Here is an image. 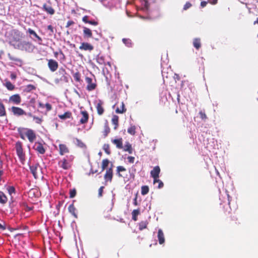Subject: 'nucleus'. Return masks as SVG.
I'll return each mask as SVG.
<instances>
[{
	"label": "nucleus",
	"instance_id": "nucleus-1",
	"mask_svg": "<svg viewBox=\"0 0 258 258\" xmlns=\"http://www.w3.org/2000/svg\"><path fill=\"white\" fill-rule=\"evenodd\" d=\"M18 132L21 139H25V135L30 143H33L36 138V136L33 130L29 128H19Z\"/></svg>",
	"mask_w": 258,
	"mask_h": 258
},
{
	"label": "nucleus",
	"instance_id": "nucleus-2",
	"mask_svg": "<svg viewBox=\"0 0 258 258\" xmlns=\"http://www.w3.org/2000/svg\"><path fill=\"white\" fill-rule=\"evenodd\" d=\"M15 148L17 155L18 156L20 161L24 162L25 161V154L23 153L22 148V144L21 142H17L15 145Z\"/></svg>",
	"mask_w": 258,
	"mask_h": 258
},
{
	"label": "nucleus",
	"instance_id": "nucleus-3",
	"mask_svg": "<svg viewBox=\"0 0 258 258\" xmlns=\"http://www.w3.org/2000/svg\"><path fill=\"white\" fill-rule=\"evenodd\" d=\"M31 172L35 179H37L41 174V168L38 163L30 166Z\"/></svg>",
	"mask_w": 258,
	"mask_h": 258
},
{
	"label": "nucleus",
	"instance_id": "nucleus-4",
	"mask_svg": "<svg viewBox=\"0 0 258 258\" xmlns=\"http://www.w3.org/2000/svg\"><path fill=\"white\" fill-rule=\"evenodd\" d=\"M17 47L21 50L29 51L32 49L33 46L31 43L23 41L18 43Z\"/></svg>",
	"mask_w": 258,
	"mask_h": 258
},
{
	"label": "nucleus",
	"instance_id": "nucleus-5",
	"mask_svg": "<svg viewBox=\"0 0 258 258\" xmlns=\"http://www.w3.org/2000/svg\"><path fill=\"white\" fill-rule=\"evenodd\" d=\"M85 81L87 83L86 89L89 91H91L96 89L97 85L95 83L92 82V79L89 77H85Z\"/></svg>",
	"mask_w": 258,
	"mask_h": 258
},
{
	"label": "nucleus",
	"instance_id": "nucleus-6",
	"mask_svg": "<svg viewBox=\"0 0 258 258\" xmlns=\"http://www.w3.org/2000/svg\"><path fill=\"white\" fill-rule=\"evenodd\" d=\"M47 65L49 70L52 72L56 71L58 67V62L56 60L52 59L48 60Z\"/></svg>",
	"mask_w": 258,
	"mask_h": 258
},
{
	"label": "nucleus",
	"instance_id": "nucleus-7",
	"mask_svg": "<svg viewBox=\"0 0 258 258\" xmlns=\"http://www.w3.org/2000/svg\"><path fill=\"white\" fill-rule=\"evenodd\" d=\"M11 109L14 115L21 116L26 115V112L23 109L19 107L12 106Z\"/></svg>",
	"mask_w": 258,
	"mask_h": 258
},
{
	"label": "nucleus",
	"instance_id": "nucleus-8",
	"mask_svg": "<svg viewBox=\"0 0 258 258\" xmlns=\"http://www.w3.org/2000/svg\"><path fill=\"white\" fill-rule=\"evenodd\" d=\"M160 172V168L158 166L154 167L153 169L151 171V175L154 178V183H155L156 181H157V180L159 178Z\"/></svg>",
	"mask_w": 258,
	"mask_h": 258
},
{
	"label": "nucleus",
	"instance_id": "nucleus-9",
	"mask_svg": "<svg viewBox=\"0 0 258 258\" xmlns=\"http://www.w3.org/2000/svg\"><path fill=\"white\" fill-rule=\"evenodd\" d=\"M9 101L11 103L18 105L21 102V97L18 94H14L9 97Z\"/></svg>",
	"mask_w": 258,
	"mask_h": 258
},
{
	"label": "nucleus",
	"instance_id": "nucleus-10",
	"mask_svg": "<svg viewBox=\"0 0 258 258\" xmlns=\"http://www.w3.org/2000/svg\"><path fill=\"white\" fill-rule=\"evenodd\" d=\"M112 166V165H111ZM113 177V169L112 167L107 169L105 174L104 175V178L106 181H112V179Z\"/></svg>",
	"mask_w": 258,
	"mask_h": 258
},
{
	"label": "nucleus",
	"instance_id": "nucleus-11",
	"mask_svg": "<svg viewBox=\"0 0 258 258\" xmlns=\"http://www.w3.org/2000/svg\"><path fill=\"white\" fill-rule=\"evenodd\" d=\"M81 114L82 115L81 118L80 120V123L81 124H85L86 123L89 119V114L88 112L86 110H83L81 111Z\"/></svg>",
	"mask_w": 258,
	"mask_h": 258
},
{
	"label": "nucleus",
	"instance_id": "nucleus-12",
	"mask_svg": "<svg viewBox=\"0 0 258 258\" xmlns=\"http://www.w3.org/2000/svg\"><path fill=\"white\" fill-rule=\"evenodd\" d=\"M34 149L41 154H43L45 152V149H44L42 144L40 142L35 143Z\"/></svg>",
	"mask_w": 258,
	"mask_h": 258
},
{
	"label": "nucleus",
	"instance_id": "nucleus-13",
	"mask_svg": "<svg viewBox=\"0 0 258 258\" xmlns=\"http://www.w3.org/2000/svg\"><path fill=\"white\" fill-rule=\"evenodd\" d=\"M58 164L60 167H61L62 169H63L64 170L69 169L71 167V164L65 158H64L62 160L58 162Z\"/></svg>",
	"mask_w": 258,
	"mask_h": 258
},
{
	"label": "nucleus",
	"instance_id": "nucleus-14",
	"mask_svg": "<svg viewBox=\"0 0 258 258\" xmlns=\"http://www.w3.org/2000/svg\"><path fill=\"white\" fill-rule=\"evenodd\" d=\"M79 49L83 50L92 51L94 49V47L91 44L87 42H83L79 47Z\"/></svg>",
	"mask_w": 258,
	"mask_h": 258
},
{
	"label": "nucleus",
	"instance_id": "nucleus-15",
	"mask_svg": "<svg viewBox=\"0 0 258 258\" xmlns=\"http://www.w3.org/2000/svg\"><path fill=\"white\" fill-rule=\"evenodd\" d=\"M103 102L102 100H99L97 103L96 108L97 109V113L99 115H101L103 114L104 112V109L103 107Z\"/></svg>",
	"mask_w": 258,
	"mask_h": 258
},
{
	"label": "nucleus",
	"instance_id": "nucleus-16",
	"mask_svg": "<svg viewBox=\"0 0 258 258\" xmlns=\"http://www.w3.org/2000/svg\"><path fill=\"white\" fill-rule=\"evenodd\" d=\"M69 152V149L65 144H60L59 145V153L60 155H63Z\"/></svg>",
	"mask_w": 258,
	"mask_h": 258
},
{
	"label": "nucleus",
	"instance_id": "nucleus-17",
	"mask_svg": "<svg viewBox=\"0 0 258 258\" xmlns=\"http://www.w3.org/2000/svg\"><path fill=\"white\" fill-rule=\"evenodd\" d=\"M83 36L85 38H90L92 37V32L91 29L87 27L83 28Z\"/></svg>",
	"mask_w": 258,
	"mask_h": 258
},
{
	"label": "nucleus",
	"instance_id": "nucleus-18",
	"mask_svg": "<svg viewBox=\"0 0 258 258\" xmlns=\"http://www.w3.org/2000/svg\"><path fill=\"white\" fill-rule=\"evenodd\" d=\"M42 9L50 15H53L55 13V11L52 7L46 4H43Z\"/></svg>",
	"mask_w": 258,
	"mask_h": 258
},
{
	"label": "nucleus",
	"instance_id": "nucleus-19",
	"mask_svg": "<svg viewBox=\"0 0 258 258\" xmlns=\"http://www.w3.org/2000/svg\"><path fill=\"white\" fill-rule=\"evenodd\" d=\"M112 143L116 145V147L118 149L123 148L122 139V138L114 139L112 140Z\"/></svg>",
	"mask_w": 258,
	"mask_h": 258
},
{
	"label": "nucleus",
	"instance_id": "nucleus-20",
	"mask_svg": "<svg viewBox=\"0 0 258 258\" xmlns=\"http://www.w3.org/2000/svg\"><path fill=\"white\" fill-rule=\"evenodd\" d=\"M157 236L159 244H163L165 242L164 235L162 230L160 229L158 230Z\"/></svg>",
	"mask_w": 258,
	"mask_h": 258
},
{
	"label": "nucleus",
	"instance_id": "nucleus-21",
	"mask_svg": "<svg viewBox=\"0 0 258 258\" xmlns=\"http://www.w3.org/2000/svg\"><path fill=\"white\" fill-rule=\"evenodd\" d=\"M58 73L62 76V77L60 79L61 80H64L67 82L68 81L67 77L66 76L67 73L66 70L63 68L61 67L59 69Z\"/></svg>",
	"mask_w": 258,
	"mask_h": 258
},
{
	"label": "nucleus",
	"instance_id": "nucleus-22",
	"mask_svg": "<svg viewBox=\"0 0 258 258\" xmlns=\"http://www.w3.org/2000/svg\"><path fill=\"white\" fill-rule=\"evenodd\" d=\"M69 212L76 218L78 217L77 214V210L74 206V204H71L68 208Z\"/></svg>",
	"mask_w": 258,
	"mask_h": 258
},
{
	"label": "nucleus",
	"instance_id": "nucleus-23",
	"mask_svg": "<svg viewBox=\"0 0 258 258\" xmlns=\"http://www.w3.org/2000/svg\"><path fill=\"white\" fill-rule=\"evenodd\" d=\"M193 45L196 48V49H199L201 47V42L200 38H195L193 40Z\"/></svg>",
	"mask_w": 258,
	"mask_h": 258
},
{
	"label": "nucleus",
	"instance_id": "nucleus-24",
	"mask_svg": "<svg viewBox=\"0 0 258 258\" xmlns=\"http://www.w3.org/2000/svg\"><path fill=\"white\" fill-rule=\"evenodd\" d=\"M7 190H8V193L9 194V195L12 197V195L13 194H15V188L14 186H8L7 187ZM14 203V201L13 200V197H11V202L10 203V204H13Z\"/></svg>",
	"mask_w": 258,
	"mask_h": 258
},
{
	"label": "nucleus",
	"instance_id": "nucleus-25",
	"mask_svg": "<svg viewBox=\"0 0 258 258\" xmlns=\"http://www.w3.org/2000/svg\"><path fill=\"white\" fill-rule=\"evenodd\" d=\"M118 119L119 117L117 115H114L113 116L111 121L112 124L114 125V129L116 130L118 126Z\"/></svg>",
	"mask_w": 258,
	"mask_h": 258
},
{
	"label": "nucleus",
	"instance_id": "nucleus-26",
	"mask_svg": "<svg viewBox=\"0 0 258 258\" xmlns=\"http://www.w3.org/2000/svg\"><path fill=\"white\" fill-rule=\"evenodd\" d=\"M148 222L146 221H142L139 223V229L140 231L144 230V229L147 228V226L148 225Z\"/></svg>",
	"mask_w": 258,
	"mask_h": 258
},
{
	"label": "nucleus",
	"instance_id": "nucleus-27",
	"mask_svg": "<svg viewBox=\"0 0 258 258\" xmlns=\"http://www.w3.org/2000/svg\"><path fill=\"white\" fill-rule=\"evenodd\" d=\"M8 201V198L6 195L3 192L0 191V203L2 204H5Z\"/></svg>",
	"mask_w": 258,
	"mask_h": 258
},
{
	"label": "nucleus",
	"instance_id": "nucleus-28",
	"mask_svg": "<svg viewBox=\"0 0 258 258\" xmlns=\"http://www.w3.org/2000/svg\"><path fill=\"white\" fill-rule=\"evenodd\" d=\"M7 113L5 105L0 101V117L6 116Z\"/></svg>",
	"mask_w": 258,
	"mask_h": 258
},
{
	"label": "nucleus",
	"instance_id": "nucleus-29",
	"mask_svg": "<svg viewBox=\"0 0 258 258\" xmlns=\"http://www.w3.org/2000/svg\"><path fill=\"white\" fill-rule=\"evenodd\" d=\"M4 85L7 89L10 91H13L15 88V85H13L10 81H6Z\"/></svg>",
	"mask_w": 258,
	"mask_h": 258
},
{
	"label": "nucleus",
	"instance_id": "nucleus-30",
	"mask_svg": "<svg viewBox=\"0 0 258 258\" xmlns=\"http://www.w3.org/2000/svg\"><path fill=\"white\" fill-rule=\"evenodd\" d=\"M59 118L61 119H66L67 118H70L72 117V113L70 111L66 112L63 114L58 115Z\"/></svg>",
	"mask_w": 258,
	"mask_h": 258
},
{
	"label": "nucleus",
	"instance_id": "nucleus-31",
	"mask_svg": "<svg viewBox=\"0 0 258 258\" xmlns=\"http://www.w3.org/2000/svg\"><path fill=\"white\" fill-rule=\"evenodd\" d=\"M140 214V212L139 209L134 210L132 213V219L135 221H137V217Z\"/></svg>",
	"mask_w": 258,
	"mask_h": 258
},
{
	"label": "nucleus",
	"instance_id": "nucleus-32",
	"mask_svg": "<svg viewBox=\"0 0 258 258\" xmlns=\"http://www.w3.org/2000/svg\"><path fill=\"white\" fill-rule=\"evenodd\" d=\"M21 207H22V209L23 210L25 211L26 212L30 211L33 208V207H29V206H28L27 203H24V202L22 203L21 204Z\"/></svg>",
	"mask_w": 258,
	"mask_h": 258
},
{
	"label": "nucleus",
	"instance_id": "nucleus-33",
	"mask_svg": "<svg viewBox=\"0 0 258 258\" xmlns=\"http://www.w3.org/2000/svg\"><path fill=\"white\" fill-rule=\"evenodd\" d=\"M123 150L128 152L130 154H132L133 153V148L131 144L129 143H126L123 147Z\"/></svg>",
	"mask_w": 258,
	"mask_h": 258
},
{
	"label": "nucleus",
	"instance_id": "nucleus-34",
	"mask_svg": "<svg viewBox=\"0 0 258 258\" xmlns=\"http://www.w3.org/2000/svg\"><path fill=\"white\" fill-rule=\"evenodd\" d=\"M27 32L29 33V34L33 35L38 39V41H42L41 38L39 37L33 30L31 29V28H29L27 30Z\"/></svg>",
	"mask_w": 258,
	"mask_h": 258
},
{
	"label": "nucleus",
	"instance_id": "nucleus-35",
	"mask_svg": "<svg viewBox=\"0 0 258 258\" xmlns=\"http://www.w3.org/2000/svg\"><path fill=\"white\" fill-rule=\"evenodd\" d=\"M109 163V161L107 159H105L102 160V164H101V172L104 171L108 166V164Z\"/></svg>",
	"mask_w": 258,
	"mask_h": 258
},
{
	"label": "nucleus",
	"instance_id": "nucleus-36",
	"mask_svg": "<svg viewBox=\"0 0 258 258\" xmlns=\"http://www.w3.org/2000/svg\"><path fill=\"white\" fill-rule=\"evenodd\" d=\"M126 109L125 108L124 104L123 102L121 103V105L120 108L117 107L115 111L117 113H123L126 111Z\"/></svg>",
	"mask_w": 258,
	"mask_h": 258
},
{
	"label": "nucleus",
	"instance_id": "nucleus-37",
	"mask_svg": "<svg viewBox=\"0 0 258 258\" xmlns=\"http://www.w3.org/2000/svg\"><path fill=\"white\" fill-rule=\"evenodd\" d=\"M117 173L119 177H124V176L121 174V172L126 171V169L122 166H119L117 167Z\"/></svg>",
	"mask_w": 258,
	"mask_h": 258
},
{
	"label": "nucleus",
	"instance_id": "nucleus-38",
	"mask_svg": "<svg viewBox=\"0 0 258 258\" xmlns=\"http://www.w3.org/2000/svg\"><path fill=\"white\" fill-rule=\"evenodd\" d=\"M36 88L34 85H31V84H29L25 87L24 91L26 92H30V91H31L32 90H35Z\"/></svg>",
	"mask_w": 258,
	"mask_h": 258
},
{
	"label": "nucleus",
	"instance_id": "nucleus-39",
	"mask_svg": "<svg viewBox=\"0 0 258 258\" xmlns=\"http://www.w3.org/2000/svg\"><path fill=\"white\" fill-rule=\"evenodd\" d=\"M110 128L107 124V123H106L104 125V131L103 132V135L104 137H106L107 136L108 134L110 133Z\"/></svg>",
	"mask_w": 258,
	"mask_h": 258
},
{
	"label": "nucleus",
	"instance_id": "nucleus-40",
	"mask_svg": "<svg viewBox=\"0 0 258 258\" xmlns=\"http://www.w3.org/2000/svg\"><path fill=\"white\" fill-rule=\"evenodd\" d=\"M149 188L147 185H144L141 187V194L142 195H145L149 192Z\"/></svg>",
	"mask_w": 258,
	"mask_h": 258
},
{
	"label": "nucleus",
	"instance_id": "nucleus-41",
	"mask_svg": "<svg viewBox=\"0 0 258 258\" xmlns=\"http://www.w3.org/2000/svg\"><path fill=\"white\" fill-rule=\"evenodd\" d=\"M136 127L135 125H131L127 129V133L131 135H135L136 134Z\"/></svg>",
	"mask_w": 258,
	"mask_h": 258
},
{
	"label": "nucleus",
	"instance_id": "nucleus-42",
	"mask_svg": "<svg viewBox=\"0 0 258 258\" xmlns=\"http://www.w3.org/2000/svg\"><path fill=\"white\" fill-rule=\"evenodd\" d=\"M73 77L75 79V80L77 82H80L81 80V74L79 72H77L74 74Z\"/></svg>",
	"mask_w": 258,
	"mask_h": 258
},
{
	"label": "nucleus",
	"instance_id": "nucleus-43",
	"mask_svg": "<svg viewBox=\"0 0 258 258\" xmlns=\"http://www.w3.org/2000/svg\"><path fill=\"white\" fill-rule=\"evenodd\" d=\"M103 149L105 151V152L107 154L109 155L111 153L110 150V146L109 144H105L103 146Z\"/></svg>",
	"mask_w": 258,
	"mask_h": 258
},
{
	"label": "nucleus",
	"instance_id": "nucleus-44",
	"mask_svg": "<svg viewBox=\"0 0 258 258\" xmlns=\"http://www.w3.org/2000/svg\"><path fill=\"white\" fill-rule=\"evenodd\" d=\"M76 144L78 147H81V148L85 147L86 146H85V144L81 140L76 138Z\"/></svg>",
	"mask_w": 258,
	"mask_h": 258
},
{
	"label": "nucleus",
	"instance_id": "nucleus-45",
	"mask_svg": "<svg viewBox=\"0 0 258 258\" xmlns=\"http://www.w3.org/2000/svg\"><path fill=\"white\" fill-rule=\"evenodd\" d=\"M199 114L200 116V118L202 120H205L208 118L207 115L206 114L205 112L204 111H202V110L200 111L199 112Z\"/></svg>",
	"mask_w": 258,
	"mask_h": 258
},
{
	"label": "nucleus",
	"instance_id": "nucleus-46",
	"mask_svg": "<svg viewBox=\"0 0 258 258\" xmlns=\"http://www.w3.org/2000/svg\"><path fill=\"white\" fill-rule=\"evenodd\" d=\"M76 190L75 188L71 189L70 191V198H74L76 195Z\"/></svg>",
	"mask_w": 258,
	"mask_h": 258
},
{
	"label": "nucleus",
	"instance_id": "nucleus-47",
	"mask_svg": "<svg viewBox=\"0 0 258 258\" xmlns=\"http://www.w3.org/2000/svg\"><path fill=\"white\" fill-rule=\"evenodd\" d=\"M96 61L98 63L100 64H102L104 63V58L102 56H97L96 58Z\"/></svg>",
	"mask_w": 258,
	"mask_h": 258
},
{
	"label": "nucleus",
	"instance_id": "nucleus-48",
	"mask_svg": "<svg viewBox=\"0 0 258 258\" xmlns=\"http://www.w3.org/2000/svg\"><path fill=\"white\" fill-rule=\"evenodd\" d=\"M47 29L49 31V35L52 36L54 34V28L51 25L47 26Z\"/></svg>",
	"mask_w": 258,
	"mask_h": 258
},
{
	"label": "nucleus",
	"instance_id": "nucleus-49",
	"mask_svg": "<svg viewBox=\"0 0 258 258\" xmlns=\"http://www.w3.org/2000/svg\"><path fill=\"white\" fill-rule=\"evenodd\" d=\"M191 4L189 2H186L185 4L184 5L183 10H186L190 8L191 7Z\"/></svg>",
	"mask_w": 258,
	"mask_h": 258
},
{
	"label": "nucleus",
	"instance_id": "nucleus-50",
	"mask_svg": "<svg viewBox=\"0 0 258 258\" xmlns=\"http://www.w3.org/2000/svg\"><path fill=\"white\" fill-rule=\"evenodd\" d=\"M33 119L35 120L36 123L38 124H40L42 121V118L34 116Z\"/></svg>",
	"mask_w": 258,
	"mask_h": 258
},
{
	"label": "nucleus",
	"instance_id": "nucleus-51",
	"mask_svg": "<svg viewBox=\"0 0 258 258\" xmlns=\"http://www.w3.org/2000/svg\"><path fill=\"white\" fill-rule=\"evenodd\" d=\"M122 41L124 43H125L127 46H130L131 43V40L128 39L123 38L122 39Z\"/></svg>",
	"mask_w": 258,
	"mask_h": 258
},
{
	"label": "nucleus",
	"instance_id": "nucleus-52",
	"mask_svg": "<svg viewBox=\"0 0 258 258\" xmlns=\"http://www.w3.org/2000/svg\"><path fill=\"white\" fill-rule=\"evenodd\" d=\"M127 161L130 163H134L135 161V157L133 156H128Z\"/></svg>",
	"mask_w": 258,
	"mask_h": 258
},
{
	"label": "nucleus",
	"instance_id": "nucleus-53",
	"mask_svg": "<svg viewBox=\"0 0 258 258\" xmlns=\"http://www.w3.org/2000/svg\"><path fill=\"white\" fill-rule=\"evenodd\" d=\"M104 188V187L102 186H101L99 188V190H98V196L99 197H101L102 196V193H103V191Z\"/></svg>",
	"mask_w": 258,
	"mask_h": 258
},
{
	"label": "nucleus",
	"instance_id": "nucleus-54",
	"mask_svg": "<svg viewBox=\"0 0 258 258\" xmlns=\"http://www.w3.org/2000/svg\"><path fill=\"white\" fill-rule=\"evenodd\" d=\"M45 107L46 108L47 111H49L52 109V106L50 104L47 103L45 104Z\"/></svg>",
	"mask_w": 258,
	"mask_h": 258
},
{
	"label": "nucleus",
	"instance_id": "nucleus-55",
	"mask_svg": "<svg viewBox=\"0 0 258 258\" xmlns=\"http://www.w3.org/2000/svg\"><path fill=\"white\" fill-rule=\"evenodd\" d=\"M157 180H158V181H156V182H158V184H159L158 187L159 188H162L164 185L163 182L161 180H159L158 178H157Z\"/></svg>",
	"mask_w": 258,
	"mask_h": 258
},
{
	"label": "nucleus",
	"instance_id": "nucleus-56",
	"mask_svg": "<svg viewBox=\"0 0 258 258\" xmlns=\"http://www.w3.org/2000/svg\"><path fill=\"white\" fill-rule=\"evenodd\" d=\"M88 24L93 25V26H97L98 25V22L95 20L92 21H89L88 22Z\"/></svg>",
	"mask_w": 258,
	"mask_h": 258
},
{
	"label": "nucleus",
	"instance_id": "nucleus-57",
	"mask_svg": "<svg viewBox=\"0 0 258 258\" xmlns=\"http://www.w3.org/2000/svg\"><path fill=\"white\" fill-rule=\"evenodd\" d=\"M8 56H9V58H10V59L11 60L16 61H19V59L11 56L10 53L8 54Z\"/></svg>",
	"mask_w": 258,
	"mask_h": 258
},
{
	"label": "nucleus",
	"instance_id": "nucleus-58",
	"mask_svg": "<svg viewBox=\"0 0 258 258\" xmlns=\"http://www.w3.org/2000/svg\"><path fill=\"white\" fill-rule=\"evenodd\" d=\"M89 17L88 16H85L82 18V21L85 23H88L89 20H88Z\"/></svg>",
	"mask_w": 258,
	"mask_h": 258
},
{
	"label": "nucleus",
	"instance_id": "nucleus-59",
	"mask_svg": "<svg viewBox=\"0 0 258 258\" xmlns=\"http://www.w3.org/2000/svg\"><path fill=\"white\" fill-rule=\"evenodd\" d=\"M75 24V22L73 21H69L67 23V25H66V27L67 28H68L70 26L74 25Z\"/></svg>",
	"mask_w": 258,
	"mask_h": 258
},
{
	"label": "nucleus",
	"instance_id": "nucleus-60",
	"mask_svg": "<svg viewBox=\"0 0 258 258\" xmlns=\"http://www.w3.org/2000/svg\"><path fill=\"white\" fill-rule=\"evenodd\" d=\"M230 220L231 221H235V224H237L236 221H237V218L236 217L234 216H230Z\"/></svg>",
	"mask_w": 258,
	"mask_h": 258
},
{
	"label": "nucleus",
	"instance_id": "nucleus-61",
	"mask_svg": "<svg viewBox=\"0 0 258 258\" xmlns=\"http://www.w3.org/2000/svg\"><path fill=\"white\" fill-rule=\"evenodd\" d=\"M14 32V33L15 34V35L20 37V32L18 30H15L13 31Z\"/></svg>",
	"mask_w": 258,
	"mask_h": 258
},
{
	"label": "nucleus",
	"instance_id": "nucleus-62",
	"mask_svg": "<svg viewBox=\"0 0 258 258\" xmlns=\"http://www.w3.org/2000/svg\"><path fill=\"white\" fill-rule=\"evenodd\" d=\"M207 4V3L205 1H203L201 3V6L202 7V8H204L206 6Z\"/></svg>",
	"mask_w": 258,
	"mask_h": 258
},
{
	"label": "nucleus",
	"instance_id": "nucleus-63",
	"mask_svg": "<svg viewBox=\"0 0 258 258\" xmlns=\"http://www.w3.org/2000/svg\"><path fill=\"white\" fill-rule=\"evenodd\" d=\"M6 228L5 225H2L1 223H0V230L3 231L6 230Z\"/></svg>",
	"mask_w": 258,
	"mask_h": 258
},
{
	"label": "nucleus",
	"instance_id": "nucleus-64",
	"mask_svg": "<svg viewBox=\"0 0 258 258\" xmlns=\"http://www.w3.org/2000/svg\"><path fill=\"white\" fill-rule=\"evenodd\" d=\"M11 78L12 79H15L16 78V76L14 74H12L11 75Z\"/></svg>",
	"mask_w": 258,
	"mask_h": 258
}]
</instances>
